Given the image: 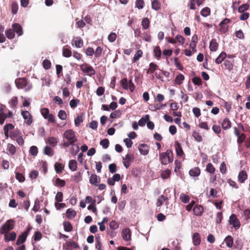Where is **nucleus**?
<instances>
[{"label": "nucleus", "mask_w": 250, "mask_h": 250, "mask_svg": "<svg viewBox=\"0 0 250 250\" xmlns=\"http://www.w3.org/2000/svg\"><path fill=\"white\" fill-rule=\"evenodd\" d=\"M63 137L67 140V141L63 144L64 147H68L70 145L74 146L75 143L77 141L75 132L71 129L66 130L64 132Z\"/></svg>", "instance_id": "obj_1"}, {"label": "nucleus", "mask_w": 250, "mask_h": 250, "mask_svg": "<svg viewBox=\"0 0 250 250\" xmlns=\"http://www.w3.org/2000/svg\"><path fill=\"white\" fill-rule=\"evenodd\" d=\"M173 152L171 150L167 149L165 152L159 154V160L161 164L166 165L173 160Z\"/></svg>", "instance_id": "obj_2"}, {"label": "nucleus", "mask_w": 250, "mask_h": 250, "mask_svg": "<svg viewBox=\"0 0 250 250\" xmlns=\"http://www.w3.org/2000/svg\"><path fill=\"white\" fill-rule=\"evenodd\" d=\"M15 84L19 89H22L25 88V91L30 90L32 88V85L27 81L26 78H19L15 80Z\"/></svg>", "instance_id": "obj_3"}, {"label": "nucleus", "mask_w": 250, "mask_h": 250, "mask_svg": "<svg viewBox=\"0 0 250 250\" xmlns=\"http://www.w3.org/2000/svg\"><path fill=\"white\" fill-rule=\"evenodd\" d=\"M15 221L13 220H8L0 227V233L1 234H7L11 230L13 229L15 226Z\"/></svg>", "instance_id": "obj_4"}, {"label": "nucleus", "mask_w": 250, "mask_h": 250, "mask_svg": "<svg viewBox=\"0 0 250 250\" xmlns=\"http://www.w3.org/2000/svg\"><path fill=\"white\" fill-rule=\"evenodd\" d=\"M80 66L81 69L84 73H86L90 76L95 74V71L94 68L88 64L84 63Z\"/></svg>", "instance_id": "obj_5"}, {"label": "nucleus", "mask_w": 250, "mask_h": 250, "mask_svg": "<svg viewBox=\"0 0 250 250\" xmlns=\"http://www.w3.org/2000/svg\"><path fill=\"white\" fill-rule=\"evenodd\" d=\"M229 224L232 225L235 230H237L240 228L241 225L240 222L235 214H231L229 217Z\"/></svg>", "instance_id": "obj_6"}, {"label": "nucleus", "mask_w": 250, "mask_h": 250, "mask_svg": "<svg viewBox=\"0 0 250 250\" xmlns=\"http://www.w3.org/2000/svg\"><path fill=\"white\" fill-rule=\"evenodd\" d=\"M21 115L24 120V123L30 125L33 123V117L28 111L21 110Z\"/></svg>", "instance_id": "obj_7"}, {"label": "nucleus", "mask_w": 250, "mask_h": 250, "mask_svg": "<svg viewBox=\"0 0 250 250\" xmlns=\"http://www.w3.org/2000/svg\"><path fill=\"white\" fill-rule=\"evenodd\" d=\"M63 249L65 250H71L72 249H77L79 248L78 243L74 241H69L62 245Z\"/></svg>", "instance_id": "obj_8"}, {"label": "nucleus", "mask_w": 250, "mask_h": 250, "mask_svg": "<svg viewBox=\"0 0 250 250\" xmlns=\"http://www.w3.org/2000/svg\"><path fill=\"white\" fill-rule=\"evenodd\" d=\"M205 0H189V3L188 6L191 10H195L196 5L197 4L198 6L202 5Z\"/></svg>", "instance_id": "obj_9"}, {"label": "nucleus", "mask_w": 250, "mask_h": 250, "mask_svg": "<svg viewBox=\"0 0 250 250\" xmlns=\"http://www.w3.org/2000/svg\"><path fill=\"white\" fill-rule=\"evenodd\" d=\"M123 164L125 167L126 168H128L131 164L132 160L133 159V156L129 154H127L125 157H123Z\"/></svg>", "instance_id": "obj_10"}, {"label": "nucleus", "mask_w": 250, "mask_h": 250, "mask_svg": "<svg viewBox=\"0 0 250 250\" xmlns=\"http://www.w3.org/2000/svg\"><path fill=\"white\" fill-rule=\"evenodd\" d=\"M138 149L141 154L146 155L148 153L149 147L145 144H141L139 145Z\"/></svg>", "instance_id": "obj_11"}, {"label": "nucleus", "mask_w": 250, "mask_h": 250, "mask_svg": "<svg viewBox=\"0 0 250 250\" xmlns=\"http://www.w3.org/2000/svg\"><path fill=\"white\" fill-rule=\"evenodd\" d=\"M131 231L129 229H124L122 231V236L125 241L130 240L131 239Z\"/></svg>", "instance_id": "obj_12"}, {"label": "nucleus", "mask_w": 250, "mask_h": 250, "mask_svg": "<svg viewBox=\"0 0 250 250\" xmlns=\"http://www.w3.org/2000/svg\"><path fill=\"white\" fill-rule=\"evenodd\" d=\"M221 126L223 129L227 130L231 127V122L228 118H225L221 123Z\"/></svg>", "instance_id": "obj_13"}, {"label": "nucleus", "mask_w": 250, "mask_h": 250, "mask_svg": "<svg viewBox=\"0 0 250 250\" xmlns=\"http://www.w3.org/2000/svg\"><path fill=\"white\" fill-rule=\"evenodd\" d=\"M201 242L200 235L198 232H195L192 235V243L194 246H199Z\"/></svg>", "instance_id": "obj_14"}, {"label": "nucleus", "mask_w": 250, "mask_h": 250, "mask_svg": "<svg viewBox=\"0 0 250 250\" xmlns=\"http://www.w3.org/2000/svg\"><path fill=\"white\" fill-rule=\"evenodd\" d=\"M100 182V178L95 174H92L89 178V182L92 185L95 186H98V184Z\"/></svg>", "instance_id": "obj_15"}, {"label": "nucleus", "mask_w": 250, "mask_h": 250, "mask_svg": "<svg viewBox=\"0 0 250 250\" xmlns=\"http://www.w3.org/2000/svg\"><path fill=\"white\" fill-rule=\"evenodd\" d=\"M175 146L177 155L178 156L182 157L184 155V153L183 150L181 145L178 141H176L175 143Z\"/></svg>", "instance_id": "obj_16"}, {"label": "nucleus", "mask_w": 250, "mask_h": 250, "mask_svg": "<svg viewBox=\"0 0 250 250\" xmlns=\"http://www.w3.org/2000/svg\"><path fill=\"white\" fill-rule=\"evenodd\" d=\"M248 175L246 171L241 170L238 174V179L241 183H243L247 179Z\"/></svg>", "instance_id": "obj_17"}, {"label": "nucleus", "mask_w": 250, "mask_h": 250, "mask_svg": "<svg viewBox=\"0 0 250 250\" xmlns=\"http://www.w3.org/2000/svg\"><path fill=\"white\" fill-rule=\"evenodd\" d=\"M168 201V199L167 196L161 195L157 200L156 206L157 207H161L165 202L167 204Z\"/></svg>", "instance_id": "obj_18"}, {"label": "nucleus", "mask_w": 250, "mask_h": 250, "mask_svg": "<svg viewBox=\"0 0 250 250\" xmlns=\"http://www.w3.org/2000/svg\"><path fill=\"white\" fill-rule=\"evenodd\" d=\"M204 210L203 207L201 205H196L193 209V211L195 215L200 216L202 215Z\"/></svg>", "instance_id": "obj_19"}, {"label": "nucleus", "mask_w": 250, "mask_h": 250, "mask_svg": "<svg viewBox=\"0 0 250 250\" xmlns=\"http://www.w3.org/2000/svg\"><path fill=\"white\" fill-rule=\"evenodd\" d=\"M158 65L154 62H150L149 64V68L146 71L147 74H153L156 70L158 69Z\"/></svg>", "instance_id": "obj_20"}, {"label": "nucleus", "mask_w": 250, "mask_h": 250, "mask_svg": "<svg viewBox=\"0 0 250 250\" xmlns=\"http://www.w3.org/2000/svg\"><path fill=\"white\" fill-rule=\"evenodd\" d=\"M72 42H74V44L77 48H81L83 45V41L79 37H76L74 40H73L72 41ZM72 45H73V43H72Z\"/></svg>", "instance_id": "obj_21"}, {"label": "nucleus", "mask_w": 250, "mask_h": 250, "mask_svg": "<svg viewBox=\"0 0 250 250\" xmlns=\"http://www.w3.org/2000/svg\"><path fill=\"white\" fill-rule=\"evenodd\" d=\"M12 27L14 31V33L16 32L18 34V36H21L22 35V29L20 24L19 23H14L12 25Z\"/></svg>", "instance_id": "obj_22"}, {"label": "nucleus", "mask_w": 250, "mask_h": 250, "mask_svg": "<svg viewBox=\"0 0 250 250\" xmlns=\"http://www.w3.org/2000/svg\"><path fill=\"white\" fill-rule=\"evenodd\" d=\"M201 173V170L198 167H195L189 171V174L192 177L198 176Z\"/></svg>", "instance_id": "obj_23"}, {"label": "nucleus", "mask_w": 250, "mask_h": 250, "mask_svg": "<svg viewBox=\"0 0 250 250\" xmlns=\"http://www.w3.org/2000/svg\"><path fill=\"white\" fill-rule=\"evenodd\" d=\"M218 48V44L216 40L212 39L209 43V49L211 51H216Z\"/></svg>", "instance_id": "obj_24"}, {"label": "nucleus", "mask_w": 250, "mask_h": 250, "mask_svg": "<svg viewBox=\"0 0 250 250\" xmlns=\"http://www.w3.org/2000/svg\"><path fill=\"white\" fill-rule=\"evenodd\" d=\"M151 7L153 9L158 11L161 8V4L159 0H153L151 2Z\"/></svg>", "instance_id": "obj_25"}, {"label": "nucleus", "mask_w": 250, "mask_h": 250, "mask_svg": "<svg viewBox=\"0 0 250 250\" xmlns=\"http://www.w3.org/2000/svg\"><path fill=\"white\" fill-rule=\"evenodd\" d=\"M227 246L228 248H232L233 245V239L230 235L227 236L225 240Z\"/></svg>", "instance_id": "obj_26"}, {"label": "nucleus", "mask_w": 250, "mask_h": 250, "mask_svg": "<svg viewBox=\"0 0 250 250\" xmlns=\"http://www.w3.org/2000/svg\"><path fill=\"white\" fill-rule=\"evenodd\" d=\"M26 235L25 233H22L21 235H20L18 237V239L17 240L16 244L17 245H20L21 244L24 243L26 240Z\"/></svg>", "instance_id": "obj_27"}, {"label": "nucleus", "mask_w": 250, "mask_h": 250, "mask_svg": "<svg viewBox=\"0 0 250 250\" xmlns=\"http://www.w3.org/2000/svg\"><path fill=\"white\" fill-rule=\"evenodd\" d=\"M66 217L69 219L74 218L76 215V212L73 209L68 208L66 211Z\"/></svg>", "instance_id": "obj_28"}, {"label": "nucleus", "mask_w": 250, "mask_h": 250, "mask_svg": "<svg viewBox=\"0 0 250 250\" xmlns=\"http://www.w3.org/2000/svg\"><path fill=\"white\" fill-rule=\"evenodd\" d=\"M227 54L225 52H222L219 56L216 59L215 62L217 64L221 63L226 58Z\"/></svg>", "instance_id": "obj_29"}, {"label": "nucleus", "mask_w": 250, "mask_h": 250, "mask_svg": "<svg viewBox=\"0 0 250 250\" xmlns=\"http://www.w3.org/2000/svg\"><path fill=\"white\" fill-rule=\"evenodd\" d=\"M154 56L158 59L159 60L162 55V51L159 46H156L154 47L153 50Z\"/></svg>", "instance_id": "obj_30"}, {"label": "nucleus", "mask_w": 250, "mask_h": 250, "mask_svg": "<svg viewBox=\"0 0 250 250\" xmlns=\"http://www.w3.org/2000/svg\"><path fill=\"white\" fill-rule=\"evenodd\" d=\"M55 169L57 173L62 172L64 168V165L60 163H56L54 166Z\"/></svg>", "instance_id": "obj_31"}, {"label": "nucleus", "mask_w": 250, "mask_h": 250, "mask_svg": "<svg viewBox=\"0 0 250 250\" xmlns=\"http://www.w3.org/2000/svg\"><path fill=\"white\" fill-rule=\"evenodd\" d=\"M16 233L14 231H12L10 233L9 237H8L7 234H5L4 235V240L6 242H8L9 241H14L16 238Z\"/></svg>", "instance_id": "obj_32"}, {"label": "nucleus", "mask_w": 250, "mask_h": 250, "mask_svg": "<svg viewBox=\"0 0 250 250\" xmlns=\"http://www.w3.org/2000/svg\"><path fill=\"white\" fill-rule=\"evenodd\" d=\"M7 150L9 151L10 155H14L16 152V147L11 144H8Z\"/></svg>", "instance_id": "obj_33"}, {"label": "nucleus", "mask_w": 250, "mask_h": 250, "mask_svg": "<svg viewBox=\"0 0 250 250\" xmlns=\"http://www.w3.org/2000/svg\"><path fill=\"white\" fill-rule=\"evenodd\" d=\"M69 168L73 171L76 170L77 168V162L75 160H71L68 164Z\"/></svg>", "instance_id": "obj_34"}, {"label": "nucleus", "mask_w": 250, "mask_h": 250, "mask_svg": "<svg viewBox=\"0 0 250 250\" xmlns=\"http://www.w3.org/2000/svg\"><path fill=\"white\" fill-rule=\"evenodd\" d=\"M66 182L64 180H62L59 178L55 179L54 185L59 187H63L65 186Z\"/></svg>", "instance_id": "obj_35"}, {"label": "nucleus", "mask_w": 250, "mask_h": 250, "mask_svg": "<svg viewBox=\"0 0 250 250\" xmlns=\"http://www.w3.org/2000/svg\"><path fill=\"white\" fill-rule=\"evenodd\" d=\"M149 120V115H146L144 118H141L139 122L138 125L141 126H143L145 125L146 123Z\"/></svg>", "instance_id": "obj_36"}, {"label": "nucleus", "mask_w": 250, "mask_h": 250, "mask_svg": "<svg viewBox=\"0 0 250 250\" xmlns=\"http://www.w3.org/2000/svg\"><path fill=\"white\" fill-rule=\"evenodd\" d=\"M43 152L45 155L49 156H52L54 155V152L53 149L48 146H46L43 149Z\"/></svg>", "instance_id": "obj_37"}, {"label": "nucleus", "mask_w": 250, "mask_h": 250, "mask_svg": "<svg viewBox=\"0 0 250 250\" xmlns=\"http://www.w3.org/2000/svg\"><path fill=\"white\" fill-rule=\"evenodd\" d=\"M49 145L52 147L55 146L58 144V140L54 137H51L48 139L47 142Z\"/></svg>", "instance_id": "obj_38"}, {"label": "nucleus", "mask_w": 250, "mask_h": 250, "mask_svg": "<svg viewBox=\"0 0 250 250\" xmlns=\"http://www.w3.org/2000/svg\"><path fill=\"white\" fill-rule=\"evenodd\" d=\"M184 76L182 74H179L176 77L175 83L177 84L180 85L183 83V82L184 80Z\"/></svg>", "instance_id": "obj_39"}, {"label": "nucleus", "mask_w": 250, "mask_h": 250, "mask_svg": "<svg viewBox=\"0 0 250 250\" xmlns=\"http://www.w3.org/2000/svg\"><path fill=\"white\" fill-rule=\"evenodd\" d=\"M143 54V53L141 50H137L133 58V62H135L138 61L142 57Z\"/></svg>", "instance_id": "obj_40"}, {"label": "nucleus", "mask_w": 250, "mask_h": 250, "mask_svg": "<svg viewBox=\"0 0 250 250\" xmlns=\"http://www.w3.org/2000/svg\"><path fill=\"white\" fill-rule=\"evenodd\" d=\"M200 13L203 17H208L210 15V8L208 7H206L201 10Z\"/></svg>", "instance_id": "obj_41"}, {"label": "nucleus", "mask_w": 250, "mask_h": 250, "mask_svg": "<svg viewBox=\"0 0 250 250\" xmlns=\"http://www.w3.org/2000/svg\"><path fill=\"white\" fill-rule=\"evenodd\" d=\"M64 229L65 231L70 232L72 230L73 227L71 223L69 222H63Z\"/></svg>", "instance_id": "obj_42"}, {"label": "nucleus", "mask_w": 250, "mask_h": 250, "mask_svg": "<svg viewBox=\"0 0 250 250\" xmlns=\"http://www.w3.org/2000/svg\"><path fill=\"white\" fill-rule=\"evenodd\" d=\"M224 65L226 69H228L229 71H230L233 69V65L232 62L228 60H226L224 61Z\"/></svg>", "instance_id": "obj_43"}, {"label": "nucleus", "mask_w": 250, "mask_h": 250, "mask_svg": "<svg viewBox=\"0 0 250 250\" xmlns=\"http://www.w3.org/2000/svg\"><path fill=\"white\" fill-rule=\"evenodd\" d=\"M170 170L169 169H167L161 172V176L163 179H166L170 177Z\"/></svg>", "instance_id": "obj_44"}, {"label": "nucleus", "mask_w": 250, "mask_h": 250, "mask_svg": "<svg viewBox=\"0 0 250 250\" xmlns=\"http://www.w3.org/2000/svg\"><path fill=\"white\" fill-rule=\"evenodd\" d=\"M150 21L147 18H144L142 21V25L144 29H147L149 27Z\"/></svg>", "instance_id": "obj_45"}, {"label": "nucleus", "mask_w": 250, "mask_h": 250, "mask_svg": "<svg viewBox=\"0 0 250 250\" xmlns=\"http://www.w3.org/2000/svg\"><path fill=\"white\" fill-rule=\"evenodd\" d=\"M62 55L66 58L70 57L72 55V51L70 49L64 47L62 49Z\"/></svg>", "instance_id": "obj_46"}, {"label": "nucleus", "mask_w": 250, "mask_h": 250, "mask_svg": "<svg viewBox=\"0 0 250 250\" xmlns=\"http://www.w3.org/2000/svg\"><path fill=\"white\" fill-rule=\"evenodd\" d=\"M180 199L184 203H188L190 199L189 196L185 193H181L180 194Z\"/></svg>", "instance_id": "obj_47"}, {"label": "nucleus", "mask_w": 250, "mask_h": 250, "mask_svg": "<svg viewBox=\"0 0 250 250\" xmlns=\"http://www.w3.org/2000/svg\"><path fill=\"white\" fill-rule=\"evenodd\" d=\"M246 138V135L244 133H242L237 137V143L239 146H240L245 140Z\"/></svg>", "instance_id": "obj_48"}, {"label": "nucleus", "mask_w": 250, "mask_h": 250, "mask_svg": "<svg viewBox=\"0 0 250 250\" xmlns=\"http://www.w3.org/2000/svg\"><path fill=\"white\" fill-rule=\"evenodd\" d=\"M7 38L9 39H12L15 37V33L13 29H9L5 32Z\"/></svg>", "instance_id": "obj_49"}, {"label": "nucleus", "mask_w": 250, "mask_h": 250, "mask_svg": "<svg viewBox=\"0 0 250 250\" xmlns=\"http://www.w3.org/2000/svg\"><path fill=\"white\" fill-rule=\"evenodd\" d=\"M249 8V4L248 3L243 4L240 6L238 8V12L239 13H244V11L248 10Z\"/></svg>", "instance_id": "obj_50"}, {"label": "nucleus", "mask_w": 250, "mask_h": 250, "mask_svg": "<svg viewBox=\"0 0 250 250\" xmlns=\"http://www.w3.org/2000/svg\"><path fill=\"white\" fill-rule=\"evenodd\" d=\"M58 116V117L62 120H65L67 118V114L65 111L63 110H60L59 111Z\"/></svg>", "instance_id": "obj_51"}, {"label": "nucleus", "mask_w": 250, "mask_h": 250, "mask_svg": "<svg viewBox=\"0 0 250 250\" xmlns=\"http://www.w3.org/2000/svg\"><path fill=\"white\" fill-rule=\"evenodd\" d=\"M145 5L144 0H136L135 2V6L139 9H143Z\"/></svg>", "instance_id": "obj_52"}, {"label": "nucleus", "mask_w": 250, "mask_h": 250, "mask_svg": "<svg viewBox=\"0 0 250 250\" xmlns=\"http://www.w3.org/2000/svg\"><path fill=\"white\" fill-rule=\"evenodd\" d=\"M142 37L146 42H150L151 41V37L150 33L147 31L144 32L142 34Z\"/></svg>", "instance_id": "obj_53"}, {"label": "nucleus", "mask_w": 250, "mask_h": 250, "mask_svg": "<svg viewBox=\"0 0 250 250\" xmlns=\"http://www.w3.org/2000/svg\"><path fill=\"white\" fill-rule=\"evenodd\" d=\"M51 63L50 61L47 59H45L42 62V66L43 68L46 70L50 69L51 67Z\"/></svg>", "instance_id": "obj_54"}, {"label": "nucleus", "mask_w": 250, "mask_h": 250, "mask_svg": "<svg viewBox=\"0 0 250 250\" xmlns=\"http://www.w3.org/2000/svg\"><path fill=\"white\" fill-rule=\"evenodd\" d=\"M100 144L104 148L106 149L109 146V142L107 139H104L100 141Z\"/></svg>", "instance_id": "obj_55"}, {"label": "nucleus", "mask_w": 250, "mask_h": 250, "mask_svg": "<svg viewBox=\"0 0 250 250\" xmlns=\"http://www.w3.org/2000/svg\"><path fill=\"white\" fill-rule=\"evenodd\" d=\"M175 39L176 42H178L182 45L185 43V39L181 35H177Z\"/></svg>", "instance_id": "obj_56"}, {"label": "nucleus", "mask_w": 250, "mask_h": 250, "mask_svg": "<svg viewBox=\"0 0 250 250\" xmlns=\"http://www.w3.org/2000/svg\"><path fill=\"white\" fill-rule=\"evenodd\" d=\"M206 170L210 173H213L215 171V168L211 163H208L206 167Z\"/></svg>", "instance_id": "obj_57"}, {"label": "nucleus", "mask_w": 250, "mask_h": 250, "mask_svg": "<svg viewBox=\"0 0 250 250\" xmlns=\"http://www.w3.org/2000/svg\"><path fill=\"white\" fill-rule=\"evenodd\" d=\"M29 152L33 156H36L38 153V149L36 146H33L30 147Z\"/></svg>", "instance_id": "obj_58"}, {"label": "nucleus", "mask_w": 250, "mask_h": 250, "mask_svg": "<svg viewBox=\"0 0 250 250\" xmlns=\"http://www.w3.org/2000/svg\"><path fill=\"white\" fill-rule=\"evenodd\" d=\"M15 174L16 179L18 180L20 182H23L25 181V177L22 173L16 172Z\"/></svg>", "instance_id": "obj_59"}, {"label": "nucleus", "mask_w": 250, "mask_h": 250, "mask_svg": "<svg viewBox=\"0 0 250 250\" xmlns=\"http://www.w3.org/2000/svg\"><path fill=\"white\" fill-rule=\"evenodd\" d=\"M18 100L17 97H12L10 102V105L11 107L15 109L18 104Z\"/></svg>", "instance_id": "obj_60"}, {"label": "nucleus", "mask_w": 250, "mask_h": 250, "mask_svg": "<svg viewBox=\"0 0 250 250\" xmlns=\"http://www.w3.org/2000/svg\"><path fill=\"white\" fill-rule=\"evenodd\" d=\"M80 103V100L78 99H72L70 101L69 104L72 108H75L77 104Z\"/></svg>", "instance_id": "obj_61"}, {"label": "nucleus", "mask_w": 250, "mask_h": 250, "mask_svg": "<svg viewBox=\"0 0 250 250\" xmlns=\"http://www.w3.org/2000/svg\"><path fill=\"white\" fill-rule=\"evenodd\" d=\"M83 122V117L81 115L77 116L74 120L75 125L76 126H79Z\"/></svg>", "instance_id": "obj_62"}, {"label": "nucleus", "mask_w": 250, "mask_h": 250, "mask_svg": "<svg viewBox=\"0 0 250 250\" xmlns=\"http://www.w3.org/2000/svg\"><path fill=\"white\" fill-rule=\"evenodd\" d=\"M192 136L196 141L197 142H201L202 141V137L200 135L199 133L196 131H194L192 134Z\"/></svg>", "instance_id": "obj_63"}, {"label": "nucleus", "mask_w": 250, "mask_h": 250, "mask_svg": "<svg viewBox=\"0 0 250 250\" xmlns=\"http://www.w3.org/2000/svg\"><path fill=\"white\" fill-rule=\"evenodd\" d=\"M56 202H61L63 200V193L62 192H58L55 196Z\"/></svg>", "instance_id": "obj_64"}]
</instances>
